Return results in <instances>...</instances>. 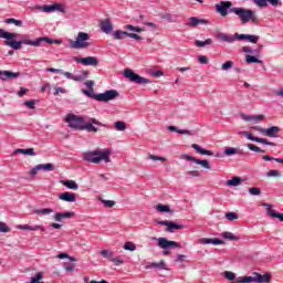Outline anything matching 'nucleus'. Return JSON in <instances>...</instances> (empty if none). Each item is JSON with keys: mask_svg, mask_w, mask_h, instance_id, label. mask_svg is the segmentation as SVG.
<instances>
[{"mask_svg": "<svg viewBox=\"0 0 283 283\" xmlns=\"http://www.w3.org/2000/svg\"><path fill=\"white\" fill-rule=\"evenodd\" d=\"M0 39H4V45L12 48V50H21L23 45L39 48L38 39L31 40L28 34H19L0 29Z\"/></svg>", "mask_w": 283, "mask_h": 283, "instance_id": "nucleus-1", "label": "nucleus"}, {"mask_svg": "<svg viewBox=\"0 0 283 283\" xmlns=\"http://www.w3.org/2000/svg\"><path fill=\"white\" fill-rule=\"evenodd\" d=\"M112 151L109 149H105L104 151H101L98 149L93 151H86L83 154V160L85 163H92L93 165H98L101 160H104L105 163H109V155Z\"/></svg>", "mask_w": 283, "mask_h": 283, "instance_id": "nucleus-2", "label": "nucleus"}, {"mask_svg": "<svg viewBox=\"0 0 283 283\" xmlns=\"http://www.w3.org/2000/svg\"><path fill=\"white\" fill-rule=\"evenodd\" d=\"M230 12L235 14L240 19L241 23H243V25L249 23V21H251L252 23H258V15L255 14V11L251 9H244L242 7H232L230 9Z\"/></svg>", "mask_w": 283, "mask_h": 283, "instance_id": "nucleus-3", "label": "nucleus"}, {"mask_svg": "<svg viewBox=\"0 0 283 283\" xmlns=\"http://www.w3.org/2000/svg\"><path fill=\"white\" fill-rule=\"evenodd\" d=\"M82 94H84L85 96H88L90 98H94L99 103H108V101H114L119 96V93L116 90H109L99 94H94V90H91V91L82 90Z\"/></svg>", "mask_w": 283, "mask_h": 283, "instance_id": "nucleus-4", "label": "nucleus"}, {"mask_svg": "<svg viewBox=\"0 0 283 283\" xmlns=\"http://www.w3.org/2000/svg\"><path fill=\"white\" fill-rule=\"evenodd\" d=\"M90 34L85 32H78L76 40H70L71 50H83L85 48H90Z\"/></svg>", "mask_w": 283, "mask_h": 283, "instance_id": "nucleus-5", "label": "nucleus"}, {"mask_svg": "<svg viewBox=\"0 0 283 283\" xmlns=\"http://www.w3.org/2000/svg\"><path fill=\"white\" fill-rule=\"evenodd\" d=\"M269 283L271 282V274L265 273V274H260V273H254V276H242V277H237V283Z\"/></svg>", "mask_w": 283, "mask_h": 283, "instance_id": "nucleus-6", "label": "nucleus"}, {"mask_svg": "<svg viewBox=\"0 0 283 283\" xmlns=\"http://www.w3.org/2000/svg\"><path fill=\"white\" fill-rule=\"evenodd\" d=\"M124 76L125 78H128L130 83H136L137 85H147V83H151L149 78L136 74L132 69L124 70Z\"/></svg>", "mask_w": 283, "mask_h": 283, "instance_id": "nucleus-7", "label": "nucleus"}, {"mask_svg": "<svg viewBox=\"0 0 283 283\" xmlns=\"http://www.w3.org/2000/svg\"><path fill=\"white\" fill-rule=\"evenodd\" d=\"M151 240H156L158 241V247L159 249H164L165 251L163 252L164 255H168L169 251H167V249H171V248H177L180 249V243L176 242V241H169L167 238H156L153 237Z\"/></svg>", "mask_w": 283, "mask_h": 283, "instance_id": "nucleus-8", "label": "nucleus"}, {"mask_svg": "<svg viewBox=\"0 0 283 283\" xmlns=\"http://www.w3.org/2000/svg\"><path fill=\"white\" fill-rule=\"evenodd\" d=\"M66 123H69V127H72V129L83 130V127L85 126V120L83 117L74 114H69L66 116Z\"/></svg>", "mask_w": 283, "mask_h": 283, "instance_id": "nucleus-9", "label": "nucleus"}, {"mask_svg": "<svg viewBox=\"0 0 283 283\" xmlns=\"http://www.w3.org/2000/svg\"><path fill=\"white\" fill-rule=\"evenodd\" d=\"M231 8H233V2L231 1H221L220 3L216 4V12L221 17H227L229 12H231Z\"/></svg>", "mask_w": 283, "mask_h": 283, "instance_id": "nucleus-10", "label": "nucleus"}, {"mask_svg": "<svg viewBox=\"0 0 283 283\" xmlns=\"http://www.w3.org/2000/svg\"><path fill=\"white\" fill-rule=\"evenodd\" d=\"M217 39L222 43H235V41H240V33L229 34L224 32H219L217 34Z\"/></svg>", "mask_w": 283, "mask_h": 283, "instance_id": "nucleus-11", "label": "nucleus"}, {"mask_svg": "<svg viewBox=\"0 0 283 283\" xmlns=\"http://www.w3.org/2000/svg\"><path fill=\"white\" fill-rule=\"evenodd\" d=\"M157 224H159L160 227H167L166 231L168 233H174V231H178L180 229H185V226L178 224V223H176L174 221H168V220L158 221Z\"/></svg>", "mask_w": 283, "mask_h": 283, "instance_id": "nucleus-12", "label": "nucleus"}, {"mask_svg": "<svg viewBox=\"0 0 283 283\" xmlns=\"http://www.w3.org/2000/svg\"><path fill=\"white\" fill-rule=\"evenodd\" d=\"M73 61H75V63H82V65H91L92 67H96V65H98V59H96L95 56H73Z\"/></svg>", "mask_w": 283, "mask_h": 283, "instance_id": "nucleus-13", "label": "nucleus"}, {"mask_svg": "<svg viewBox=\"0 0 283 283\" xmlns=\"http://www.w3.org/2000/svg\"><path fill=\"white\" fill-rule=\"evenodd\" d=\"M209 20L199 19L197 17H190L186 23L187 28H198V25H207Z\"/></svg>", "mask_w": 283, "mask_h": 283, "instance_id": "nucleus-14", "label": "nucleus"}, {"mask_svg": "<svg viewBox=\"0 0 283 283\" xmlns=\"http://www.w3.org/2000/svg\"><path fill=\"white\" fill-rule=\"evenodd\" d=\"M99 28L104 34H112V31L114 30V24H112V21L109 19H104L99 21Z\"/></svg>", "mask_w": 283, "mask_h": 283, "instance_id": "nucleus-15", "label": "nucleus"}, {"mask_svg": "<svg viewBox=\"0 0 283 283\" xmlns=\"http://www.w3.org/2000/svg\"><path fill=\"white\" fill-rule=\"evenodd\" d=\"M269 3L274 8H277V6H282V2H280V0H254V4H256L258 8H268Z\"/></svg>", "mask_w": 283, "mask_h": 283, "instance_id": "nucleus-16", "label": "nucleus"}, {"mask_svg": "<svg viewBox=\"0 0 283 283\" xmlns=\"http://www.w3.org/2000/svg\"><path fill=\"white\" fill-rule=\"evenodd\" d=\"M282 129L279 126H272L270 128L263 129V136H269V138H277V134H280Z\"/></svg>", "mask_w": 283, "mask_h": 283, "instance_id": "nucleus-17", "label": "nucleus"}, {"mask_svg": "<svg viewBox=\"0 0 283 283\" xmlns=\"http://www.w3.org/2000/svg\"><path fill=\"white\" fill-rule=\"evenodd\" d=\"M53 218L55 222H62L63 220H69L70 218H74V212H70V211L56 212Z\"/></svg>", "mask_w": 283, "mask_h": 283, "instance_id": "nucleus-18", "label": "nucleus"}, {"mask_svg": "<svg viewBox=\"0 0 283 283\" xmlns=\"http://www.w3.org/2000/svg\"><path fill=\"white\" fill-rule=\"evenodd\" d=\"M21 76V73L11 72V71H0V78L2 81H7V78H19Z\"/></svg>", "mask_w": 283, "mask_h": 283, "instance_id": "nucleus-19", "label": "nucleus"}, {"mask_svg": "<svg viewBox=\"0 0 283 283\" xmlns=\"http://www.w3.org/2000/svg\"><path fill=\"white\" fill-rule=\"evenodd\" d=\"M60 200L63 202H74L76 200V195L74 192H62L59 196Z\"/></svg>", "mask_w": 283, "mask_h": 283, "instance_id": "nucleus-20", "label": "nucleus"}, {"mask_svg": "<svg viewBox=\"0 0 283 283\" xmlns=\"http://www.w3.org/2000/svg\"><path fill=\"white\" fill-rule=\"evenodd\" d=\"M200 244H214V247H218L220 244H224V241L218 239V238H213V239H209V238H202L199 240Z\"/></svg>", "mask_w": 283, "mask_h": 283, "instance_id": "nucleus-21", "label": "nucleus"}, {"mask_svg": "<svg viewBox=\"0 0 283 283\" xmlns=\"http://www.w3.org/2000/svg\"><path fill=\"white\" fill-rule=\"evenodd\" d=\"M263 207L266 208L268 214L271 216V218H277L280 222H283V213L275 212V210L271 209V205L263 203Z\"/></svg>", "mask_w": 283, "mask_h": 283, "instance_id": "nucleus-22", "label": "nucleus"}, {"mask_svg": "<svg viewBox=\"0 0 283 283\" xmlns=\"http://www.w3.org/2000/svg\"><path fill=\"white\" fill-rule=\"evenodd\" d=\"M248 41V43H258L260 41V35L251 34H239V41Z\"/></svg>", "mask_w": 283, "mask_h": 283, "instance_id": "nucleus-23", "label": "nucleus"}, {"mask_svg": "<svg viewBox=\"0 0 283 283\" xmlns=\"http://www.w3.org/2000/svg\"><path fill=\"white\" fill-rule=\"evenodd\" d=\"M191 147L192 149H195V151H197V154H201V156H213V151L207 150L200 147V145L198 144H192Z\"/></svg>", "mask_w": 283, "mask_h": 283, "instance_id": "nucleus-24", "label": "nucleus"}, {"mask_svg": "<svg viewBox=\"0 0 283 283\" xmlns=\"http://www.w3.org/2000/svg\"><path fill=\"white\" fill-rule=\"evenodd\" d=\"M127 34H129V32L116 30L112 33V36H113L114 41H123V39H125V36H127Z\"/></svg>", "mask_w": 283, "mask_h": 283, "instance_id": "nucleus-25", "label": "nucleus"}, {"mask_svg": "<svg viewBox=\"0 0 283 283\" xmlns=\"http://www.w3.org/2000/svg\"><path fill=\"white\" fill-rule=\"evenodd\" d=\"M14 155L17 154H23L24 156H36V153H34V148H28V149H23V148H17L13 151Z\"/></svg>", "mask_w": 283, "mask_h": 283, "instance_id": "nucleus-26", "label": "nucleus"}, {"mask_svg": "<svg viewBox=\"0 0 283 283\" xmlns=\"http://www.w3.org/2000/svg\"><path fill=\"white\" fill-rule=\"evenodd\" d=\"M167 129H168V132H176L177 134L193 136V132L187 130V129H178V127H176V126H168Z\"/></svg>", "mask_w": 283, "mask_h": 283, "instance_id": "nucleus-27", "label": "nucleus"}, {"mask_svg": "<svg viewBox=\"0 0 283 283\" xmlns=\"http://www.w3.org/2000/svg\"><path fill=\"white\" fill-rule=\"evenodd\" d=\"M226 185L228 187H238L240 185H242V178L240 177H233L232 179H229Z\"/></svg>", "mask_w": 283, "mask_h": 283, "instance_id": "nucleus-28", "label": "nucleus"}, {"mask_svg": "<svg viewBox=\"0 0 283 283\" xmlns=\"http://www.w3.org/2000/svg\"><path fill=\"white\" fill-rule=\"evenodd\" d=\"M62 185L64 187H66L67 189H73L74 191H76V189H78V184H76V181H74V180H63Z\"/></svg>", "mask_w": 283, "mask_h": 283, "instance_id": "nucleus-29", "label": "nucleus"}, {"mask_svg": "<svg viewBox=\"0 0 283 283\" xmlns=\"http://www.w3.org/2000/svg\"><path fill=\"white\" fill-rule=\"evenodd\" d=\"M61 74H63V76H65L66 78H70L71 81H76V82L83 81V76H81V75H74V74H72L70 72H65V71H63V73H61Z\"/></svg>", "mask_w": 283, "mask_h": 283, "instance_id": "nucleus-30", "label": "nucleus"}, {"mask_svg": "<svg viewBox=\"0 0 283 283\" xmlns=\"http://www.w3.org/2000/svg\"><path fill=\"white\" fill-rule=\"evenodd\" d=\"M34 213L36 216H50V213H54V210L52 208H42L34 210Z\"/></svg>", "mask_w": 283, "mask_h": 283, "instance_id": "nucleus-31", "label": "nucleus"}, {"mask_svg": "<svg viewBox=\"0 0 283 283\" xmlns=\"http://www.w3.org/2000/svg\"><path fill=\"white\" fill-rule=\"evenodd\" d=\"M38 169L40 171H54V164H39Z\"/></svg>", "mask_w": 283, "mask_h": 283, "instance_id": "nucleus-32", "label": "nucleus"}, {"mask_svg": "<svg viewBox=\"0 0 283 283\" xmlns=\"http://www.w3.org/2000/svg\"><path fill=\"white\" fill-rule=\"evenodd\" d=\"M221 235L224 240H230L231 242H238V240H240V238L232 232H223Z\"/></svg>", "mask_w": 283, "mask_h": 283, "instance_id": "nucleus-33", "label": "nucleus"}, {"mask_svg": "<svg viewBox=\"0 0 283 283\" xmlns=\"http://www.w3.org/2000/svg\"><path fill=\"white\" fill-rule=\"evenodd\" d=\"M4 23H7V24H9V25L13 23V25H15L17 28H21V25H23V21L17 20V19H14V18L6 19V20H4Z\"/></svg>", "mask_w": 283, "mask_h": 283, "instance_id": "nucleus-34", "label": "nucleus"}, {"mask_svg": "<svg viewBox=\"0 0 283 283\" xmlns=\"http://www.w3.org/2000/svg\"><path fill=\"white\" fill-rule=\"evenodd\" d=\"M161 19H166V21H169V23H177L178 22V17L174 15L171 13H165L161 15Z\"/></svg>", "mask_w": 283, "mask_h": 283, "instance_id": "nucleus-35", "label": "nucleus"}, {"mask_svg": "<svg viewBox=\"0 0 283 283\" xmlns=\"http://www.w3.org/2000/svg\"><path fill=\"white\" fill-rule=\"evenodd\" d=\"M150 269H159L161 271H167V264L165 263V261H160L159 263H151Z\"/></svg>", "mask_w": 283, "mask_h": 283, "instance_id": "nucleus-36", "label": "nucleus"}, {"mask_svg": "<svg viewBox=\"0 0 283 283\" xmlns=\"http://www.w3.org/2000/svg\"><path fill=\"white\" fill-rule=\"evenodd\" d=\"M211 43H213V40H211V39H207L206 41L197 40V41L195 42V45H196L197 48H205L206 45H211Z\"/></svg>", "mask_w": 283, "mask_h": 283, "instance_id": "nucleus-37", "label": "nucleus"}, {"mask_svg": "<svg viewBox=\"0 0 283 283\" xmlns=\"http://www.w3.org/2000/svg\"><path fill=\"white\" fill-rule=\"evenodd\" d=\"M41 43H49V45H52V43H54V40L48 36L38 38V48H41Z\"/></svg>", "mask_w": 283, "mask_h": 283, "instance_id": "nucleus-38", "label": "nucleus"}, {"mask_svg": "<svg viewBox=\"0 0 283 283\" xmlns=\"http://www.w3.org/2000/svg\"><path fill=\"white\" fill-rule=\"evenodd\" d=\"M99 255H103L106 260H109V262H112V258H114V252L109 250H102L99 252Z\"/></svg>", "mask_w": 283, "mask_h": 283, "instance_id": "nucleus-39", "label": "nucleus"}, {"mask_svg": "<svg viewBox=\"0 0 283 283\" xmlns=\"http://www.w3.org/2000/svg\"><path fill=\"white\" fill-rule=\"evenodd\" d=\"M196 165H201L203 169H211V165H209V160L207 159H197Z\"/></svg>", "mask_w": 283, "mask_h": 283, "instance_id": "nucleus-40", "label": "nucleus"}, {"mask_svg": "<svg viewBox=\"0 0 283 283\" xmlns=\"http://www.w3.org/2000/svg\"><path fill=\"white\" fill-rule=\"evenodd\" d=\"M223 154L226 156H235V154H239V150H238V148L228 147L224 149Z\"/></svg>", "mask_w": 283, "mask_h": 283, "instance_id": "nucleus-41", "label": "nucleus"}, {"mask_svg": "<svg viewBox=\"0 0 283 283\" xmlns=\"http://www.w3.org/2000/svg\"><path fill=\"white\" fill-rule=\"evenodd\" d=\"M157 211H160L161 213H169L171 209L167 205H157L156 207Z\"/></svg>", "mask_w": 283, "mask_h": 283, "instance_id": "nucleus-42", "label": "nucleus"}, {"mask_svg": "<svg viewBox=\"0 0 283 283\" xmlns=\"http://www.w3.org/2000/svg\"><path fill=\"white\" fill-rule=\"evenodd\" d=\"M54 8L55 12H62V14H65V12H67V7H65V4L54 3Z\"/></svg>", "mask_w": 283, "mask_h": 283, "instance_id": "nucleus-43", "label": "nucleus"}, {"mask_svg": "<svg viewBox=\"0 0 283 283\" xmlns=\"http://www.w3.org/2000/svg\"><path fill=\"white\" fill-rule=\"evenodd\" d=\"M42 12H55L54 3L53 4H44L41 7Z\"/></svg>", "mask_w": 283, "mask_h": 283, "instance_id": "nucleus-44", "label": "nucleus"}, {"mask_svg": "<svg viewBox=\"0 0 283 283\" xmlns=\"http://www.w3.org/2000/svg\"><path fill=\"white\" fill-rule=\"evenodd\" d=\"M247 147L248 149H250V151H255L256 154H264V150L253 144H247Z\"/></svg>", "mask_w": 283, "mask_h": 283, "instance_id": "nucleus-45", "label": "nucleus"}, {"mask_svg": "<svg viewBox=\"0 0 283 283\" xmlns=\"http://www.w3.org/2000/svg\"><path fill=\"white\" fill-rule=\"evenodd\" d=\"M83 129H86V132H88V133H92V132L96 133V132H98V128H96L94 125H92V123H87V124L84 123Z\"/></svg>", "mask_w": 283, "mask_h": 283, "instance_id": "nucleus-46", "label": "nucleus"}, {"mask_svg": "<svg viewBox=\"0 0 283 283\" xmlns=\"http://www.w3.org/2000/svg\"><path fill=\"white\" fill-rule=\"evenodd\" d=\"M247 63H262V60L253 56V55H245Z\"/></svg>", "mask_w": 283, "mask_h": 283, "instance_id": "nucleus-47", "label": "nucleus"}, {"mask_svg": "<svg viewBox=\"0 0 283 283\" xmlns=\"http://www.w3.org/2000/svg\"><path fill=\"white\" fill-rule=\"evenodd\" d=\"M231 67H233V61H227L221 65V70H223V72H229Z\"/></svg>", "mask_w": 283, "mask_h": 283, "instance_id": "nucleus-48", "label": "nucleus"}, {"mask_svg": "<svg viewBox=\"0 0 283 283\" xmlns=\"http://www.w3.org/2000/svg\"><path fill=\"white\" fill-rule=\"evenodd\" d=\"M262 158L265 161L274 160L275 163H281V165H283V158H274V157H271L269 155H264Z\"/></svg>", "mask_w": 283, "mask_h": 283, "instance_id": "nucleus-49", "label": "nucleus"}, {"mask_svg": "<svg viewBox=\"0 0 283 283\" xmlns=\"http://www.w3.org/2000/svg\"><path fill=\"white\" fill-rule=\"evenodd\" d=\"M125 29L129 30L130 32H145V29L138 28V27H134L132 24L126 25Z\"/></svg>", "mask_w": 283, "mask_h": 283, "instance_id": "nucleus-50", "label": "nucleus"}, {"mask_svg": "<svg viewBox=\"0 0 283 283\" xmlns=\"http://www.w3.org/2000/svg\"><path fill=\"white\" fill-rule=\"evenodd\" d=\"M265 176L266 178H280V170H270Z\"/></svg>", "mask_w": 283, "mask_h": 283, "instance_id": "nucleus-51", "label": "nucleus"}, {"mask_svg": "<svg viewBox=\"0 0 283 283\" xmlns=\"http://www.w3.org/2000/svg\"><path fill=\"white\" fill-rule=\"evenodd\" d=\"M256 143H261L262 145H268L270 147H275L273 142H269V139L258 137Z\"/></svg>", "mask_w": 283, "mask_h": 283, "instance_id": "nucleus-52", "label": "nucleus"}, {"mask_svg": "<svg viewBox=\"0 0 283 283\" xmlns=\"http://www.w3.org/2000/svg\"><path fill=\"white\" fill-rule=\"evenodd\" d=\"M242 136H245L248 140H253L254 143H258L259 137L253 136V134H251L250 132H242Z\"/></svg>", "mask_w": 283, "mask_h": 283, "instance_id": "nucleus-53", "label": "nucleus"}, {"mask_svg": "<svg viewBox=\"0 0 283 283\" xmlns=\"http://www.w3.org/2000/svg\"><path fill=\"white\" fill-rule=\"evenodd\" d=\"M115 127L117 132H125V129H127V126L124 124V122H115Z\"/></svg>", "mask_w": 283, "mask_h": 283, "instance_id": "nucleus-54", "label": "nucleus"}, {"mask_svg": "<svg viewBox=\"0 0 283 283\" xmlns=\"http://www.w3.org/2000/svg\"><path fill=\"white\" fill-rule=\"evenodd\" d=\"M242 52H244L245 54H258V52H260V49L253 50L249 46H243Z\"/></svg>", "mask_w": 283, "mask_h": 283, "instance_id": "nucleus-55", "label": "nucleus"}, {"mask_svg": "<svg viewBox=\"0 0 283 283\" xmlns=\"http://www.w3.org/2000/svg\"><path fill=\"white\" fill-rule=\"evenodd\" d=\"M226 218L230 222H233V220H238V213H235V212H228V213H226Z\"/></svg>", "mask_w": 283, "mask_h": 283, "instance_id": "nucleus-56", "label": "nucleus"}, {"mask_svg": "<svg viewBox=\"0 0 283 283\" xmlns=\"http://www.w3.org/2000/svg\"><path fill=\"white\" fill-rule=\"evenodd\" d=\"M0 233H10V227L6 222H0Z\"/></svg>", "mask_w": 283, "mask_h": 283, "instance_id": "nucleus-57", "label": "nucleus"}, {"mask_svg": "<svg viewBox=\"0 0 283 283\" xmlns=\"http://www.w3.org/2000/svg\"><path fill=\"white\" fill-rule=\"evenodd\" d=\"M124 250L125 251H136V245L132 242H126L124 244Z\"/></svg>", "mask_w": 283, "mask_h": 283, "instance_id": "nucleus-58", "label": "nucleus"}, {"mask_svg": "<svg viewBox=\"0 0 283 283\" xmlns=\"http://www.w3.org/2000/svg\"><path fill=\"white\" fill-rule=\"evenodd\" d=\"M249 193L250 196H260V193H262V190H260V188L252 187L249 189Z\"/></svg>", "mask_w": 283, "mask_h": 283, "instance_id": "nucleus-59", "label": "nucleus"}, {"mask_svg": "<svg viewBox=\"0 0 283 283\" xmlns=\"http://www.w3.org/2000/svg\"><path fill=\"white\" fill-rule=\"evenodd\" d=\"M224 277L227 280H230V282H233V280H235V281L238 280V279H235V274L233 272H229V271L224 272Z\"/></svg>", "mask_w": 283, "mask_h": 283, "instance_id": "nucleus-60", "label": "nucleus"}, {"mask_svg": "<svg viewBox=\"0 0 283 283\" xmlns=\"http://www.w3.org/2000/svg\"><path fill=\"white\" fill-rule=\"evenodd\" d=\"M186 176L189 178H198L200 176V171L198 170H190L186 172Z\"/></svg>", "mask_w": 283, "mask_h": 283, "instance_id": "nucleus-61", "label": "nucleus"}, {"mask_svg": "<svg viewBox=\"0 0 283 283\" xmlns=\"http://www.w3.org/2000/svg\"><path fill=\"white\" fill-rule=\"evenodd\" d=\"M111 262H113L114 264H116V266H118V265H120V264H125V261L123 260V259H120V258H112L111 259Z\"/></svg>", "mask_w": 283, "mask_h": 283, "instance_id": "nucleus-62", "label": "nucleus"}, {"mask_svg": "<svg viewBox=\"0 0 283 283\" xmlns=\"http://www.w3.org/2000/svg\"><path fill=\"white\" fill-rule=\"evenodd\" d=\"M24 105L29 109H34V105H36V102L34 99H30V101L24 102Z\"/></svg>", "mask_w": 283, "mask_h": 283, "instance_id": "nucleus-63", "label": "nucleus"}, {"mask_svg": "<svg viewBox=\"0 0 283 283\" xmlns=\"http://www.w3.org/2000/svg\"><path fill=\"white\" fill-rule=\"evenodd\" d=\"M104 207H107L108 209H112V207H114V205H116L115 201L112 200H102Z\"/></svg>", "mask_w": 283, "mask_h": 283, "instance_id": "nucleus-64", "label": "nucleus"}]
</instances>
